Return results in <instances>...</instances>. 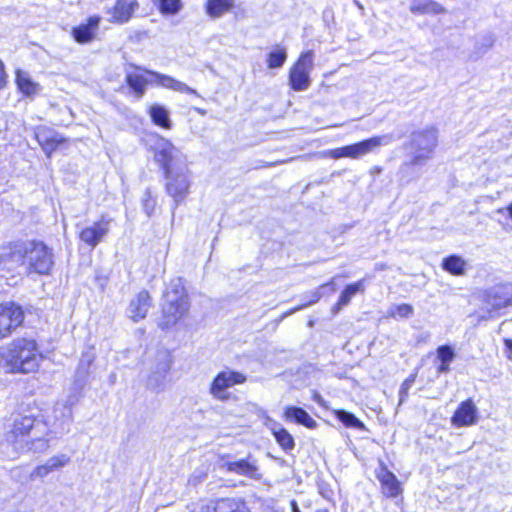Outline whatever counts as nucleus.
Wrapping results in <instances>:
<instances>
[{
  "instance_id": "1",
  "label": "nucleus",
  "mask_w": 512,
  "mask_h": 512,
  "mask_svg": "<svg viewBox=\"0 0 512 512\" xmlns=\"http://www.w3.org/2000/svg\"><path fill=\"white\" fill-rule=\"evenodd\" d=\"M159 147L154 150V160L162 170L166 193L175 203H181L189 194L190 180L185 157L169 140L159 136Z\"/></svg>"
},
{
  "instance_id": "2",
  "label": "nucleus",
  "mask_w": 512,
  "mask_h": 512,
  "mask_svg": "<svg viewBox=\"0 0 512 512\" xmlns=\"http://www.w3.org/2000/svg\"><path fill=\"white\" fill-rule=\"evenodd\" d=\"M43 360L37 340L30 336L14 338L7 345L4 361L12 373H35Z\"/></svg>"
},
{
  "instance_id": "3",
  "label": "nucleus",
  "mask_w": 512,
  "mask_h": 512,
  "mask_svg": "<svg viewBox=\"0 0 512 512\" xmlns=\"http://www.w3.org/2000/svg\"><path fill=\"white\" fill-rule=\"evenodd\" d=\"M161 317L158 326L168 330L182 322L188 315L190 299L187 290L181 283L172 284L163 294Z\"/></svg>"
},
{
  "instance_id": "4",
  "label": "nucleus",
  "mask_w": 512,
  "mask_h": 512,
  "mask_svg": "<svg viewBox=\"0 0 512 512\" xmlns=\"http://www.w3.org/2000/svg\"><path fill=\"white\" fill-rule=\"evenodd\" d=\"M485 315L483 319H494L512 307V282H500L479 293Z\"/></svg>"
},
{
  "instance_id": "5",
  "label": "nucleus",
  "mask_w": 512,
  "mask_h": 512,
  "mask_svg": "<svg viewBox=\"0 0 512 512\" xmlns=\"http://www.w3.org/2000/svg\"><path fill=\"white\" fill-rule=\"evenodd\" d=\"M25 273L27 276H48L54 268L51 247L40 240L25 241Z\"/></svg>"
},
{
  "instance_id": "6",
  "label": "nucleus",
  "mask_w": 512,
  "mask_h": 512,
  "mask_svg": "<svg viewBox=\"0 0 512 512\" xmlns=\"http://www.w3.org/2000/svg\"><path fill=\"white\" fill-rule=\"evenodd\" d=\"M25 252V241L22 240L6 242L0 246V278L11 280L21 276Z\"/></svg>"
},
{
  "instance_id": "7",
  "label": "nucleus",
  "mask_w": 512,
  "mask_h": 512,
  "mask_svg": "<svg viewBox=\"0 0 512 512\" xmlns=\"http://www.w3.org/2000/svg\"><path fill=\"white\" fill-rule=\"evenodd\" d=\"M151 84V70L143 66L128 63L125 66L123 83L117 91L133 100H141Z\"/></svg>"
},
{
  "instance_id": "8",
  "label": "nucleus",
  "mask_w": 512,
  "mask_h": 512,
  "mask_svg": "<svg viewBox=\"0 0 512 512\" xmlns=\"http://www.w3.org/2000/svg\"><path fill=\"white\" fill-rule=\"evenodd\" d=\"M438 145V130L434 126L414 131L411 135L410 147L414 149L407 165L420 166L432 158Z\"/></svg>"
},
{
  "instance_id": "9",
  "label": "nucleus",
  "mask_w": 512,
  "mask_h": 512,
  "mask_svg": "<svg viewBox=\"0 0 512 512\" xmlns=\"http://www.w3.org/2000/svg\"><path fill=\"white\" fill-rule=\"evenodd\" d=\"M314 53L312 50L302 52L291 65L288 72V83L291 90L300 92L311 85L310 71L313 67Z\"/></svg>"
},
{
  "instance_id": "10",
  "label": "nucleus",
  "mask_w": 512,
  "mask_h": 512,
  "mask_svg": "<svg viewBox=\"0 0 512 512\" xmlns=\"http://www.w3.org/2000/svg\"><path fill=\"white\" fill-rule=\"evenodd\" d=\"M247 376L236 370L226 369L219 371L209 384V393L219 401H228L231 398L228 389L235 385H242Z\"/></svg>"
},
{
  "instance_id": "11",
  "label": "nucleus",
  "mask_w": 512,
  "mask_h": 512,
  "mask_svg": "<svg viewBox=\"0 0 512 512\" xmlns=\"http://www.w3.org/2000/svg\"><path fill=\"white\" fill-rule=\"evenodd\" d=\"M24 321L25 311L20 303L12 300L0 302V340L12 335Z\"/></svg>"
},
{
  "instance_id": "12",
  "label": "nucleus",
  "mask_w": 512,
  "mask_h": 512,
  "mask_svg": "<svg viewBox=\"0 0 512 512\" xmlns=\"http://www.w3.org/2000/svg\"><path fill=\"white\" fill-rule=\"evenodd\" d=\"M38 416L32 414L17 413L13 418L6 439L11 443L26 441L32 436L34 430L41 424Z\"/></svg>"
},
{
  "instance_id": "13",
  "label": "nucleus",
  "mask_w": 512,
  "mask_h": 512,
  "mask_svg": "<svg viewBox=\"0 0 512 512\" xmlns=\"http://www.w3.org/2000/svg\"><path fill=\"white\" fill-rule=\"evenodd\" d=\"M33 137L47 158H51L54 152L64 146H67L70 142L68 138L63 137L53 128L45 125L36 126L34 128Z\"/></svg>"
},
{
  "instance_id": "14",
  "label": "nucleus",
  "mask_w": 512,
  "mask_h": 512,
  "mask_svg": "<svg viewBox=\"0 0 512 512\" xmlns=\"http://www.w3.org/2000/svg\"><path fill=\"white\" fill-rule=\"evenodd\" d=\"M479 410L472 397L461 401L450 417V423L455 428L471 427L479 421Z\"/></svg>"
},
{
  "instance_id": "15",
  "label": "nucleus",
  "mask_w": 512,
  "mask_h": 512,
  "mask_svg": "<svg viewBox=\"0 0 512 512\" xmlns=\"http://www.w3.org/2000/svg\"><path fill=\"white\" fill-rule=\"evenodd\" d=\"M111 221V218L102 215L91 226L82 228L78 233V239L90 249H94L108 234Z\"/></svg>"
},
{
  "instance_id": "16",
  "label": "nucleus",
  "mask_w": 512,
  "mask_h": 512,
  "mask_svg": "<svg viewBox=\"0 0 512 512\" xmlns=\"http://www.w3.org/2000/svg\"><path fill=\"white\" fill-rule=\"evenodd\" d=\"M100 23L99 15H91L86 18L85 22L72 27L71 37L78 44H89L97 39Z\"/></svg>"
},
{
  "instance_id": "17",
  "label": "nucleus",
  "mask_w": 512,
  "mask_h": 512,
  "mask_svg": "<svg viewBox=\"0 0 512 512\" xmlns=\"http://www.w3.org/2000/svg\"><path fill=\"white\" fill-rule=\"evenodd\" d=\"M376 478L380 483L381 493L385 498L393 499L402 496V483L397 479L396 475L385 465H382L376 472Z\"/></svg>"
},
{
  "instance_id": "18",
  "label": "nucleus",
  "mask_w": 512,
  "mask_h": 512,
  "mask_svg": "<svg viewBox=\"0 0 512 512\" xmlns=\"http://www.w3.org/2000/svg\"><path fill=\"white\" fill-rule=\"evenodd\" d=\"M153 306V298L146 289L140 290L128 305L129 318L133 322H139L146 318L149 309Z\"/></svg>"
},
{
  "instance_id": "19",
  "label": "nucleus",
  "mask_w": 512,
  "mask_h": 512,
  "mask_svg": "<svg viewBox=\"0 0 512 512\" xmlns=\"http://www.w3.org/2000/svg\"><path fill=\"white\" fill-rule=\"evenodd\" d=\"M138 8V0H115L114 5L108 10L109 22L117 25L125 24L133 18Z\"/></svg>"
},
{
  "instance_id": "20",
  "label": "nucleus",
  "mask_w": 512,
  "mask_h": 512,
  "mask_svg": "<svg viewBox=\"0 0 512 512\" xmlns=\"http://www.w3.org/2000/svg\"><path fill=\"white\" fill-rule=\"evenodd\" d=\"M366 290V278L346 284L341 290L337 301L331 307L333 315L339 313L345 306L349 305L352 298L357 294H363Z\"/></svg>"
},
{
  "instance_id": "21",
  "label": "nucleus",
  "mask_w": 512,
  "mask_h": 512,
  "mask_svg": "<svg viewBox=\"0 0 512 512\" xmlns=\"http://www.w3.org/2000/svg\"><path fill=\"white\" fill-rule=\"evenodd\" d=\"M282 418L289 423L301 425L307 429H316L317 421L302 407L288 405L284 407Z\"/></svg>"
},
{
  "instance_id": "22",
  "label": "nucleus",
  "mask_w": 512,
  "mask_h": 512,
  "mask_svg": "<svg viewBox=\"0 0 512 512\" xmlns=\"http://www.w3.org/2000/svg\"><path fill=\"white\" fill-rule=\"evenodd\" d=\"M224 467L228 472L246 476L250 479L258 480L261 478L258 465L251 455L236 461L226 462Z\"/></svg>"
},
{
  "instance_id": "23",
  "label": "nucleus",
  "mask_w": 512,
  "mask_h": 512,
  "mask_svg": "<svg viewBox=\"0 0 512 512\" xmlns=\"http://www.w3.org/2000/svg\"><path fill=\"white\" fill-rule=\"evenodd\" d=\"M152 82L155 85L162 87V88H166V89H170V90H173L176 92L186 93V94H190V95H193L196 97H200V95L198 94V92L195 89L187 86L185 83L173 78L172 76L162 74V73L154 71V70H151V83Z\"/></svg>"
},
{
  "instance_id": "24",
  "label": "nucleus",
  "mask_w": 512,
  "mask_h": 512,
  "mask_svg": "<svg viewBox=\"0 0 512 512\" xmlns=\"http://www.w3.org/2000/svg\"><path fill=\"white\" fill-rule=\"evenodd\" d=\"M386 136L376 135L359 142L349 144V152L351 159H358L364 155L371 153L376 148L381 147L385 143Z\"/></svg>"
},
{
  "instance_id": "25",
  "label": "nucleus",
  "mask_w": 512,
  "mask_h": 512,
  "mask_svg": "<svg viewBox=\"0 0 512 512\" xmlns=\"http://www.w3.org/2000/svg\"><path fill=\"white\" fill-rule=\"evenodd\" d=\"M213 512H251L250 507L243 498L222 497L212 502Z\"/></svg>"
},
{
  "instance_id": "26",
  "label": "nucleus",
  "mask_w": 512,
  "mask_h": 512,
  "mask_svg": "<svg viewBox=\"0 0 512 512\" xmlns=\"http://www.w3.org/2000/svg\"><path fill=\"white\" fill-rule=\"evenodd\" d=\"M409 10L414 15L438 16L447 13L443 4L436 0H411Z\"/></svg>"
},
{
  "instance_id": "27",
  "label": "nucleus",
  "mask_w": 512,
  "mask_h": 512,
  "mask_svg": "<svg viewBox=\"0 0 512 512\" xmlns=\"http://www.w3.org/2000/svg\"><path fill=\"white\" fill-rule=\"evenodd\" d=\"M70 458L64 454L51 457L46 463L38 465L31 472V478H44L50 473L57 471L66 466Z\"/></svg>"
},
{
  "instance_id": "28",
  "label": "nucleus",
  "mask_w": 512,
  "mask_h": 512,
  "mask_svg": "<svg viewBox=\"0 0 512 512\" xmlns=\"http://www.w3.org/2000/svg\"><path fill=\"white\" fill-rule=\"evenodd\" d=\"M147 113L151 122L155 126L164 130H170L172 128V121L170 119L169 111L164 105L154 103L148 107Z\"/></svg>"
},
{
  "instance_id": "29",
  "label": "nucleus",
  "mask_w": 512,
  "mask_h": 512,
  "mask_svg": "<svg viewBox=\"0 0 512 512\" xmlns=\"http://www.w3.org/2000/svg\"><path fill=\"white\" fill-rule=\"evenodd\" d=\"M15 84L18 91L26 97H34L40 86L35 82L26 72L22 70H16L15 72Z\"/></svg>"
},
{
  "instance_id": "30",
  "label": "nucleus",
  "mask_w": 512,
  "mask_h": 512,
  "mask_svg": "<svg viewBox=\"0 0 512 512\" xmlns=\"http://www.w3.org/2000/svg\"><path fill=\"white\" fill-rule=\"evenodd\" d=\"M235 0H206L205 13L212 19H217L233 10Z\"/></svg>"
},
{
  "instance_id": "31",
  "label": "nucleus",
  "mask_w": 512,
  "mask_h": 512,
  "mask_svg": "<svg viewBox=\"0 0 512 512\" xmlns=\"http://www.w3.org/2000/svg\"><path fill=\"white\" fill-rule=\"evenodd\" d=\"M436 356L439 360V365L436 368L437 374H447L451 370V363L455 359V351L452 346L444 344L436 349Z\"/></svg>"
},
{
  "instance_id": "32",
  "label": "nucleus",
  "mask_w": 512,
  "mask_h": 512,
  "mask_svg": "<svg viewBox=\"0 0 512 512\" xmlns=\"http://www.w3.org/2000/svg\"><path fill=\"white\" fill-rule=\"evenodd\" d=\"M441 267L453 276H463L467 270V262L457 254H451L442 260Z\"/></svg>"
},
{
  "instance_id": "33",
  "label": "nucleus",
  "mask_w": 512,
  "mask_h": 512,
  "mask_svg": "<svg viewBox=\"0 0 512 512\" xmlns=\"http://www.w3.org/2000/svg\"><path fill=\"white\" fill-rule=\"evenodd\" d=\"M271 433L284 452L289 453L295 448V440L292 434L283 426L272 428Z\"/></svg>"
},
{
  "instance_id": "34",
  "label": "nucleus",
  "mask_w": 512,
  "mask_h": 512,
  "mask_svg": "<svg viewBox=\"0 0 512 512\" xmlns=\"http://www.w3.org/2000/svg\"><path fill=\"white\" fill-rule=\"evenodd\" d=\"M287 60V51L285 47L276 45L266 55V64L270 69L280 68Z\"/></svg>"
},
{
  "instance_id": "35",
  "label": "nucleus",
  "mask_w": 512,
  "mask_h": 512,
  "mask_svg": "<svg viewBox=\"0 0 512 512\" xmlns=\"http://www.w3.org/2000/svg\"><path fill=\"white\" fill-rule=\"evenodd\" d=\"M155 5L162 16H175L184 6L182 0H156Z\"/></svg>"
},
{
  "instance_id": "36",
  "label": "nucleus",
  "mask_w": 512,
  "mask_h": 512,
  "mask_svg": "<svg viewBox=\"0 0 512 512\" xmlns=\"http://www.w3.org/2000/svg\"><path fill=\"white\" fill-rule=\"evenodd\" d=\"M333 414L347 428H355L359 430H363L365 428L364 423L351 412L343 409H336Z\"/></svg>"
},
{
  "instance_id": "37",
  "label": "nucleus",
  "mask_w": 512,
  "mask_h": 512,
  "mask_svg": "<svg viewBox=\"0 0 512 512\" xmlns=\"http://www.w3.org/2000/svg\"><path fill=\"white\" fill-rule=\"evenodd\" d=\"M322 297V294L320 293V291L318 290H314V291H311L309 294H307L305 296V301L298 304L297 306L295 307H292L290 308L289 310L285 311L282 315H281V318H285L297 311H300L308 306H311L313 304H316L317 302H319V300L321 299Z\"/></svg>"
},
{
  "instance_id": "38",
  "label": "nucleus",
  "mask_w": 512,
  "mask_h": 512,
  "mask_svg": "<svg viewBox=\"0 0 512 512\" xmlns=\"http://www.w3.org/2000/svg\"><path fill=\"white\" fill-rule=\"evenodd\" d=\"M142 207L147 214V216H151L156 207V199L152 195L150 190H146L144 199L142 201Z\"/></svg>"
},
{
  "instance_id": "39",
  "label": "nucleus",
  "mask_w": 512,
  "mask_h": 512,
  "mask_svg": "<svg viewBox=\"0 0 512 512\" xmlns=\"http://www.w3.org/2000/svg\"><path fill=\"white\" fill-rule=\"evenodd\" d=\"M328 154L333 159L350 158L349 145L331 149Z\"/></svg>"
},
{
  "instance_id": "40",
  "label": "nucleus",
  "mask_w": 512,
  "mask_h": 512,
  "mask_svg": "<svg viewBox=\"0 0 512 512\" xmlns=\"http://www.w3.org/2000/svg\"><path fill=\"white\" fill-rule=\"evenodd\" d=\"M207 475L208 474L205 471H199V472L192 473L188 477L187 483L190 486H197L207 478Z\"/></svg>"
},
{
  "instance_id": "41",
  "label": "nucleus",
  "mask_w": 512,
  "mask_h": 512,
  "mask_svg": "<svg viewBox=\"0 0 512 512\" xmlns=\"http://www.w3.org/2000/svg\"><path fill=\"white\" fill-rule=\"evenodd\" d=\"M418 376L417 369L414 370L412 373L409 374L407 378L404 379V381L401 384V393L407 394L408 390L410 389L411 385L416 381Z\"/></svg>"
},
{
  "instance_id": "42",
  "label": "nucleus",
  "mask_w": 512,
  "mask_h": 512,
  "mask_svg": "<svg viewBox=\"0 0 512 512\" xmlns=\"http://www.w3.org/2000/svg\"><path fill=\"white\" fill-rule=\"evenodd\" d=\"M397 315L403 318H407L413 313V307L410 304L403 303L395 307Z\"/></svg>"
},
{
  "instance_id": "43",
  "label": "nucleus",
  "mask_w": 512,
  "mask_h": 512,
  "mask_svg": "<svg viewBox=\"0 0 512 512\" xmlns=\"http://www.w3.org/2000/svg\"><path fill=\"white\" fill-rule=\"evenodd\" d=\"M8 84V74L6 72V67L2 59L0 58V90L5 88Z\"/></svg>"
},
{
  "instance_id": "44",
  "label": "nucleus",
  "mask_w": 512,
  "mask_h": 512,
  "mask_svg": "<svg viewBox=\"0 0 512 512\" xmlns=\"http://www.w3.org/2000/svg\"><path fill=\"white\" fill-rule=\"evenodd\" d=\"M336 278H337V276L332 277L327 282L322 283L316 290L319 291L322 288H328L330 294L334 293L336 291V284H335Z\"/></svg>"
},
{
  "instance_id": "45",
  "label": "nucleus",
  "mask_w": 512,
  "mask_h": 512,
  "mask_svg": "<svg viewBox=\"0 0 512 512\" xmlns=\"http://www.w3.org/2000/svg\"><path fill=\"white\" fill-rule=\"evenodd\" d=\"M504 347L506 350V357L509 360H512V339L511 338H505L503 339Z\"/></svg>"
},
{
  "instance_id": "46",
  "label": "nucleus",
  "mask_w": 512,
  "mask_h": 512,
  "mask_svg": "<svg viewBox=\"0 0 512 512\" xmlns=\"http://www.w3.org/2000/svg\"><path fill=\"white\" fill-rule=\"evenodd\" d=\"M504 211H507L509 218L512 219V201L505 208H498L497 209V213L498 214H501Z\"/></svg>"
},
{
  "instance_id": "47",
  "label": "nucleus",
  "mask_w": 512,
  "mask_h": 512,
  "mask_svg": "<svg viewBox=\"0 0 512 512\" xmlns=\"http://www.w3.org/2000/svg\"><path fill=\"white\" fill-rule=\"evenodd\" d=\"M382 172H383V167L382 166H378V165L372 166L369 169V174L372 175V176H375V175L380 174Z\"/></svg>"
},
{
  "instance_id": "48",
  "label": "nucleus",
  "mask_w": 512,
  "mask_h": 512,
  "mask_svg": "<svg viewBox=\"0 0 512 512\" xmlns=\"http://www.w3.org/2000/svg\"><path fill=\"white\" fill-rule=\"evenodd\" d=\"M194 110L200 114V115H205L206 114V110L205 109H202V108H194Z\"/></svg>"
},
{
  "instance_id": "49",
  "label": "nucleus",
  "mask_w": 512,
  "mask_h": 512,
  "mask_svg": "<svg viewBox=\"0 0 512 512\" xmlns=\"http://www.w3.org/2000/svg\"><path fill=\"white\" fill-rule=\"evenodd\" d=\"M315 512H329L327 508L317 509Z\"/></svg>"
},
{
  "instance_id": "50",
  "label": "nucleus",
  "mask_w": 512,
  "mask_h": 512,
  "mask_svg": "<svg viewBox=\"0 0 512 512\" xmlns=\"http://www.w3.org/2000/svg\"><path fill=\"white\" fill-rule=\"evenodd\" d=\"M295 512H299L297 508H295Z\"/></svg>"
}]
</instances>
